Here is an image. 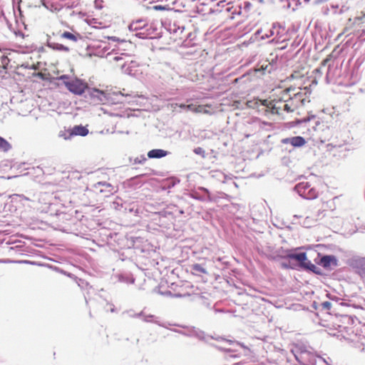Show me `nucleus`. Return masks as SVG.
Wrapping results in <instances>:
<instances>
[{"mask_svg":"<svg viewBox=\"0 0 365 365\" xmlns=\"http://www.w3.org/2000/svg\"><path fill=\"white\" fill-rule=\"evenodd\" d=\"M255 109L257 112H259L262 115H267L270 113H279V111L283 109L287 112H292L293 109L289 106L287 103H283L282 106L276 105L272 106L271 108L268 106L267 100H259L255 99L252 100V110Z\"/></svg>","mask_w":365,"mask_h":365,"instance_id":"f257e3e1","label":"nucleus"},{"mask_svg":"<svg viewBox=\"0 0 365 365\" xmlns=\"http://www.w3.org/2000/svg\"><path fill=\"white\" fill-rule=\"evenodd\" d=\"M60 79L63 81L67 89L76 95H82L88 88V84L80 79L68 80V77L66 76H61Z\"/></svg>","mask_w":365,"mask_h":365,"instance_id":"f03ea898","label":"nucleus"},{"mask_svg":"<svg viewBox=\"0 0 365 365\" xmlns=\"http://www.w3.org/2000/svg\"><path fill=\"white\" fill-rule=\"evenodd\" d=\"M114 96L116 97L118 103H120V106L118 108H110V110L106 113L113 117L118 118H129L131 115V110L130 108H125L123 105V101L120 100V98H123L124 96L121 93H115Z\"/></svg>","mask_w":365,"mask_h":365,"instance_id":"7ed1b4c3","label":"nucleus"},{"mask_svg":"<svg viewBox=\"0 0 365 365\" xmlns=\"http://www.w3.org/2000/svg\"><path fill=\"white\" fill-rule=\"evenodd\" d=\"M295 190L299 195L306 199H314L317 197L315 190L309 188L308 182H301L296 185Z\"/></svg>","mask_w":365,"mask_h":365,"instance_id":"20e7f679","label":"nucleus"},{"mask_svg":"<svg viewBox=\"0 0 365 365\" xmlns=\"http://www.w3.org/2000/svg\"><path fill=\"white\" fill-rule=\"evenodd\" d=\"M90 97L96 103H105L111 98L108 93L97 88L91 90Z\"/></svg>","mask_w":365,"mask_h":365,"instance_id":"39448f33","label":"nucleus"},{"mask_svg":"<svg viewBox=\"0 0 365 365\" xmlns=\"http://www.w3.org/2000/svg\"><path fill=\"white\" fill-rule=\"evenodd\" d=\"M282 142L284 144H291L294 147H301L306 143L305 139L301 136L284 138Z\"/></svg>","mask_w":365,"mask_h":365,"instance_id":"423d86ee","label":"nucleus"},{"mask_svg":"<svg viewBox=\"0 0 365 365\" xmlns=\"http://www.w3.org/2000/svg\"><path fill=\"white\" fill-rule=\"evenodd\" d=\"M206 108H211V105H195V104H189L187 106V109L197 113H205V114H211L210 110H207Z\"/></svg>","mask_w":365,"mask_h":365,"instance_id":"0eeeda50","label":"nucleus"},{"mask_svg":"<svg viewBox=\"0 0 365 365\" xmlns=\"http://www.w3.org/2000/svg\"><path fill=\"white\" fill-rule=\"evenodd\" d=\"M287 257L290 259H295L299 262L304 267H307L305 263V261L307 259V254L305 252L290 253L287 255Z\"/></svg>","mask_w":365,"mask_h":365,"instance_id":"6e6552de","label":"nucleus"},{"mask_svg":"<svg viewBox=\"0 0 365 365\" xmlns=\"http://www.w3.org/2000/svg\"><path fill=\"white\" fill-rule=\"evenodd\" d=\"M60 36L62 38H66L73 42H77L78 40L82 39V36L78 32L71 33L68 31H64Z\"/></svg>","mask_w":365,"mask_h":365,"instance_id":"1a4fd4ad","label":"nucleus"},{"mask_svg":"<svg viewBox=\"0 0 365 365\" xmlns=\"http://www.w3.org/2000/svg\"><path fill=\"white\" fill-rule=\"evenodd\" d=\"M72 137L73 135L86 136L88 133V130L86 127L80 125H75L71 129Z\"/></svg>","mask_w":365,"mask_h":365,"instance_id":"9d476101","label":"nucleus"},{"mask_svg":"<svg viewBox=\"0 0 365 365\" xmlns=\"http://www.w3.org/2000/svg\"><path fill=\"white\" fill-rule=\"evenodd\" d=\"M8 54L6 51L0 50V69H7L11 61Z\"/></svg>","mask_w":365,"mask_h":365,"instance_id":"9b49d317","label":"nucleus"},{"mask_svg":"<svg viewBox=\"0 0 365 365\" xmlns=\"http://www.w3.org/2000/svg\"><path fill=\"white\" fill-rule=\"evenodd\" d=\"M168 155V152L163 149H153L148 153V157L149 158H161L165 157Z\"/></svg>","mask_w":365,"mask_h":365,"instance_id":"f8f14e48","label":"nucleus"},{"mask_svg":"<svg viewBox=\"0 0 365 365\" xmlns=\"http://www.w3.org/2000/svg\"><path fill=\"white\" fill-rule=\"evenodd\" d=\"M192 270H193L195 272H193L194 274H206L207 272H206V269L200 264H192Z\"/></svg>","mask_w":365,"mask_h":365,"instance_id":"ddd939ff","label":"nucleus"},{"mask_svg":"<svg viewBox=\"0 0 365 365\" xmlns=\"http://www.w3.org/2000/svg\"><path fill=\"white\" fill-rule=\"evenodd\" d=\"M58 135H59V137H61L65 140H68L72 138L71 129H68V130L65 129L63 130H61L59 132Z\"/></svg>","mask_w":365,"mask_h":365,"instance_id":"4468645a","label":"nucleus"},{"mask_svg":"<svg viewBox=\"0 0 365 365\" xmlns=\"http://www.w3.org/2000/svg\"><path fill=\"white\" fill-rule=\"evenodd\" d=\"M333 261H336L332 256H324L322 258V263L324 267L329 266Z\"/></svg>","mask_w":365,"mask_h":365,"instance_id":"2eb2a0df","label":"nucleus"},{"mask_svg":"<svg viewBox=\"0 0 365 365\" xmlns=\"http://www.w3.org/2000/svg\"><path fill=\"white\" fill-rule=\"evenodd\" d=\"M10 144L3 138L0 137V149L7 151L10 149Z\"/></svg>","mask_w":365,"mask_h":365,"instance_id":"dca6fc26","label":"nucleus"},{"mask_svg":"<svg viewBox=\"0 0 365 365\" xmlns=\"http://www.w3.org/2000/svg\"><path fill=\"white\" fill-rule=\"evenodd\" d=\"M314 223V219L312 218H310L309 217H307L306 219H304V220L303 221V222L302 223V225L305 227H311L313 224Z\"/></svg>","mask_w":365,"mask_h":365,"instance_id":"f3484780","label":"nucleus"},{"mask_svg":"<svg viewBox=\"0 0 365 365\" xmlns=\"http://www.w3.org/2000/svg\"><path fill=\"white\" fill-rule=\"evenodd\" d=\"M145 26V24L143 21H136L135 23H133L130 25V27L133 29H138V28H140L142 26Z\"/></svg>","mask_w":365,"mask_h":365,"instance_id":"a211bd4d","label":"nucleus"},{"mask_svg":"<svg viewBox=\"0 0 365 365\" xmlns=\"http://www.w3.org/2000/svg\"><path fill=\"white\" fill-rule=\"evenodd\" d=\"M194 153L197 155H200L202 157L205 156V152L203 148L201 147H197L194 149Z\"/></svg>","mask_w":365,"mask_h":365,"instance_id":"6ab92c4d","label":"nucleus"},{"mask_svg":"<svg viewBox=\"0 0 365 365\" xmlns=\"http://www.w3.org/2000/svg\"><path fill=\"white\" fill-rule=\"evenodd\" d=\"M322 305L323 308L327 309H329L331 307V304L329 302H324Z\"/></svg>","mask_w":365,"mask_h":365,"instance_id":"aec40b11","label":"nucleus"},{"mask_svg":"<svg viewBox=\"0 0 365 365\" xmlns=\"http://www.w3.org/2000/svg\"><path fill=\"white\" fill-rule=\"evenodd\" d=\"M267 66H266L265 67L262 66L260 68H255V73H260V72L264 73V71L267 68Z\"/></svg>","mask_w":365,"mask_h":365,"instance_id":"412c9836","label":"nucleus"},{"mask_svg":"<svg viewBox=\"0 0 365 365\" xmlns=\"http://www.w3.org/2000/svg\"><path fill=\"white\" fill-rule=\"evenodd\" d=\"M360 264L362 267V269L364 271V274H365V259H363L360 261Z\"/></svg>","mask_w":365,"mask_h":365,"instance_id":"4be33fe9","label":"nucleus"},{"mask_svg":"<svg viewBox=\"0 0 365 365\" xmlns=\"http://www.w3.org/2000/svg\"><path fill=\"white\" fill-rule=\"evenodd\" d=\"M146 160H147V159H146L145 157H143L142 160H138V158H136V159L135 160V163H143L144 162H145V161H146Z\"/></svg>","mask_w":365,"mask_h":365,"instance_id":"5701e85b","label":"nucleus"},{"mask_svg":"<svg viewBox=\"0 0 365 365\" xmlns=\"http://www.w3.org/2000/svg\"><path fill=\"white\" fill-rule=\"evenodd\" d=\"M259 31H257L255 34V39H257L259 38Z\"/></svg>","mask_w":365,"mask_h":365,"instance_id":"b1692460","label":"nucleus"},{"mask_svg":"<svg viewBox=\"0 0 365 365\" xmlns=\"http://www.w3.org/2000/svg\"><path fill=\"white\" fill-rule=\"evenodd\" d=\"M187 105H185V104H180L179 105V107L181 108H187Z\"/></svg>","mask_w":365,"mask_h":365,"instance_id":"393cba45","label":"nucleus"},{"mask_svg":"<svg viewBox=\"0 0 365 365\" xmlns=\"http://www.w3.org/2000/svg\"><path fill=\"white\" fill-rule=\"evenodd\" d=\"M289 91H290V89H289V88H288V89H287L285 91H286V93H288Z\"/></svg>","mask_w":365,"mask_h":365,"instance_id":"a878e982","label":"nucleus"}]
</instances>
